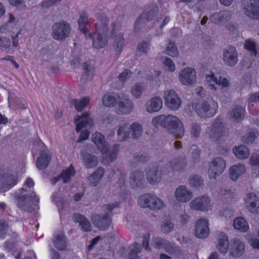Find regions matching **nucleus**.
I'll return each mask as SVG.
<instances>
[{
	"label": "nucleus",
	"mask_w": 259,
	"mask_h": 259,
	"mask_svg": "<svg viewBox=\"0 0 259 259\" xmlns=\"http://www.w3.org/2000/svg\"><path fill=\"white\" fill-rule=\"evenodd\" d=\"M97 36L93 38V46L97 49L104 48L107 45L111 28L109 27V19L104 13H95L93 18Z\"/></svg>",
	"instance_id": "f257e3e1"
},
{
	"label": "nucleus",
	"mask_w": 259,
	"mask_h": 259,
	"mask_svg": "<svg viewBox=\"0 0 259 259\" xmlns=\"http://www.w3.org/2000/svg\"><path fill=\"white\" fill-rule=\"evenodd\" d=\"M152 124L155 127L161 126L176 139H181L184 135L185 129L182 122L176 116L162 114L153 118Z\"/></svg>",
	"instance_id": "f03ea898"
},
{
	"label": "nucleus",
	"mask_w": 259,
	"mask_h": 259,
	"mask_svg": "<svg viewBox=\"0 0 259 259\" xmlns=\"http://www.w3.org/2000/svg\"><path fill=\"white\" fill-rule=\"evenodd\" d=\"M218 109V104L210 98L200 100L195 104V111L201 118L213 116Z\"/></svg>",
	"instance_id": "7ed1b4c3"
},
{
	"label": "nucleus",
	"mask_w": 259,
	"mask_h": 259,
	"mask_svg": "<svg viewBox=\"0 0 259 259\" xmlns=\"http://www.w3.org/2000/svg\"><path fill=\"white\" fill-rule=\"evenodd\" d=\"M110 36L113 38V46L115 51L119 53H121L124 45L121 21L116 20L111 23Z\"/></svg>",
	"instance_id": "20e7f679"
},
{
	"label": "nucleus",
	"mask_w": 259,
	"mask_h": 259,
	"mask_svg": "<svg viewBox=\"0 0 259 259\" xmlns=\"http://www.w3.org/2000/svg\"><path fill=\"white\" fill-rule=\"evenodd\" d=\"M39 202V198L33 191L29 194L20 193L17 196V206L24 211H32L36 208Z\"/></svg>",
	"instance_id": "39448f33"
},
{
	"label": "nucleus",
	"mask_w": 259,
	"mask_h": 259,
	"mask_svg": "<svg viewBox=\"0 0 259 259\" xmlns=\"http://www.w3.org/2000/svg\"><path fill=\"white\" fill-rule=\"evenodd\" d=\"M138 204L142 208L151 210H159L164 205L163 201L155 195L147 193L138 198Z\"/></svg>",
	"instance_id": "423d86ee"
},
{
	"label": "nucleus",
	"mask_w": 259,
	"mask_h": 259,
	"mask_svg": "<svg viewBox=\"0 0 259 259\" xmlns=\"http://www.w3.org/2000/svg\"><path fill=\"white\" fill-rule=\"evenodd\" d=\"M52 35L56 40L63 41L68 37L71 32V26L66 21L55 23L52 27Z\"/></svg>",
	"instance_id": "0eeeda50"
},
{
	"label": "nucleus",
	"mask_w": 259,
	"mask_h": 259,
	"mask_svg": "<svg viewBox=\"0 0 259 259\" xmlns=\"http://www.w3.org/2000/svg\"><path fill=\"white\" fill-rule=\"evenodd\" d=\"M241 6L246 16L253 20L259 19V0H242Z\"/></svg>",
	"instance_id": "6e6552de"
},
{
	"label": "nucleus",
	"mask_w": 259,
	"mask_h": 259,
	"mask_svg": "<svg viewBox=\"0 0 259 259\" xmlns=\"http://www.w3.org/2000/svg\"><path fill=\"white\" fill-rule=\"evenodd\" d=\"M158 13V8L155 4H151L147 7L137 18L135 22V30H138V26L145 24L147 22L152 21Z\"/></svg>",
	"instance_id": "1a4fd4ad"
},
{
	"label": "nucleus",
	"mask_w": 259,
	"mask_h": 259,
	"mask_svg": "<svg viewBox=\"0 0 259 259\" xmlns=\"http://www.w3.org/2000/svg\"><path fill=\"white\" fill-rule=\"evenodd\" d=\"M152 244L157 249L164 248L171 255H179L181 251L176 246H173L167 240L161 237H154L152 240Z\"/></svg>",
	"instance_id": "9d476101"
},
{
	"label": "nucleus",
	"mask_w": 259,
	"mask_h": 259,
	"mask_svg": "<svg viewBox=\"0 0 259 259\" xmlns=\"http://www.w3.org/2000/svg\"><path fill=\"white\" fill-rule=\"evenodd\" d=\"M227 133V128L225 127L223 119L220 118H216L211 125L209 134V137L212 140L217 141Z\"/></svg>",
	"instance_id": "9b49d317"
},
{
	"label": "nucleus",
	"mask_w": 259,
	"mask_h": 259,
	"mask_svg": "<svg viewBox=\"0 0 259 259\" xmlns=\"http://www.w3.org/2000/svg\"><path fill=\"white\" fill-rule=\"evenodd\" d=\"M226 161L223 158L217 157L210 163L208 169L209 176L210 179H215L220 175L226 168Z\"/></svg>",
	"instance_id": "f8f14e48"
},
{
	"label": "nucleus",
	"mask_w": 259,
	"mask_h": 259,
	"mask_svg": "<svg viewBox=\"0 0 259 259\" xmlns=\"http://www.w3.org/2000/svg\"><path fill=\"white\" fill-rule=\"evenodd\" d=\"M164 99L165 105L171 110H178L181 105L180 98L176 92L173 90L165 91Z\"/></svg>",
	"instance_id": "ddd939ff"
},
{
	"label": "nucleus",
	"mask_w": 259,
	"mask_h": 259,
	"mask_svg": "<svg viewBox=\"0 0 259 259\" xmlns=\"http://www.w3.org/2000/svg\"><path fill=\"white\" fill-rule=\"evenodd\" d=\"M94 226L102 231H106L111 224V219L108 213L104 214H95L92 216Z\"/></svg>",
	"instance_id": "4468645a"
},
{
	"label": "nucleus",
	"mask_w": 259,
	"mask_h": 259,
	"mask_svg": "<svg viewBox=\"0 0 259 259\" xmlns=\"http://www.w3.org/2000/svg\"><path fill=\"white\" fill-rule=\"evenodd\" d=\"M129 182L133 189L143 188L146 184L144 172L140 170H134L130 175Z\"/></svg>",
	"instance_id": "2eb2a0df"
},
{
	"label": "nucleus",
	"mask_w": 259,
	"mask_h": 259,
	"mask_svg": "<svg viewBox=\"0 0 259 259\" xmlns=\"http://www.w3.org/2000/svg\"><path fill=\"white\" fill-rule=\"evenodd\" d=\"M191 208L201 211H207L211 208L210 199L206 196L195 198L190 203Z\"/></svg>",
	"instance_id": "dca6fc26"
},
{
	"label": "nucleus",
	"mask_w": 259,
	"mask_h": 259,
	"mask_svg": "<svg viewBox=\"0 0 259 259\" xmlns=\"http://www.w3.org/2000/svg\"><path fill=\"white\" fill-rule=\"evenodd\" d=\"M223 61L227 65L233 67L238 62V53L236 48L232 46H228L223 51Z\"/></svg>",
	"instance_id": "f3484780"
},
{
	"label": "nucleus",
	"mask_w": 259,
	"mask_h": 259,
	"mask_svg": "<svg viewBox=\"0 0 259 259\" xmlns=\"http://www.w3.org/2000/svg\"><path fill=\"white\" fill-rule=\"evenodd\" d=\"M16 183V179L13 175L5 169L0 168V188L9 190L13 187Z\"/></svg>",
	"instance_id": "a211bd4d"
},
{
	"label": "nucleus",
	"mask_w": 259,
	"mask_h": 259,
	"mask_svg": "<svg viewBox=\"0 0 259 259\" xmlns=\"http://www.w3.org/2000/svg\"><path fill=\"white\" fill-rule=\"evenodd\" d=\"M162 178V168L158 165L150 167L146 172L147 182L152 185H155L161 181Z\"/></svg>",
	"instance_id": "6ab92c4d"
},
{
	"label": "nucleus",
	"mask_w": 259,
	"mask_h": 259,
	"mask_svg": "<svg viewBox=\"0 0 259 259\" xmlns=\"http://www.w3.org/2000/svg\"><path fill=\"white\" fill-rule=\"evenodd\" d=\"M89 114V112H84L81 115H77L75 118L74 121L76 124V131L77 132H79L83 127H91L93 126V119Z\"/></svg>",
	"instance_id": "aec40b11"
},
{
	"label": "nucleus",
	"mask_w": 259,
	"mask_h": 259,
	"mask_svg": "<svg viewBox=\"0 0 259 259\" xmlns=\"http://www.w3.org/2000/svg\"><path fill=\"white\" fill-rule=\"evenodd\" d=\"M179 79L183 84H192L196 81V72L192 68H186L182 70L179 74Z\"/></svg>",
	"instance_id": "412c9836"
},
{
	"label": "nucleus",
	"mask_w": 259,
	"mask_h": 259,
	"mask_svg": "<svg viewBox=\"0 0 259 259\" xmlns=\"http://www.w3.org/2000/svg\"><path fill=\"white\" fill-rule=\"evenodd\" d=\"M231 18V13L228 10H223L214 13L210 16V21L217 25L227 23Z\"/></svg>",
	"instance_id": "4be33fe9"
},
{
	"label": "nucleus",
	"mask_w": 259,
	"mask_h": 259,
	"mask_svg": "<svg viewBox=\"0 0 259 259\" xmlns=\"http://www.w3.org/2000/svg\"><path fill=\"white\" fill-rule=\"evenodd\" d=\"M118 110L122 114H128L133 109V102L125 96L118 95L117 96V103Z\"/></svg>",
	"instance_id": "5701e85b"
},
{
	"label": "nucleus",
	"mask_w": 259,
	"mask_h": 259,
	"mask_svg": "<svg viewBox=\"0 0 259 259\" xmlns=\"http://www.w3.org/2000/svg\"><path fill=\"white\" fill-rule=\"evenodd\" d=\"M209 233L208 222L206 219H200L197 221L195 225V235L199 238H206Z\"/></svg>",
	"instance_id": "b1692460"
},
{
	"label": "nucleus",
	"mask_w": 259,
	"mask_h": 259,
	"mask_svg": "<svg viewBox=\"0 0 259 259\" xmlns=\"http://www.w3.org/2000/svg\"><path fill=\"white\" fill-rule=\"evenodd\" d=\"M175 196L178 202L185 203L191 199L193 197V194L185 186L181 185L176 188Z\"/></svg>",
	"instance_id": "393cba45"
},
{
	"label": "nucleus",
	"mask_w": 259,
	"mask_h": 259,
	"mask_svg": "<svg viewBox=\"0 0 259 259\" xmlns=\"http://www.w3.org/2000/svg\"><path fill=\"white\" fill-rule=\"evenodd\" d=\"M244 251V243L239 239H233L230 249L229 255L233 257H239L243 254Z\"/></svg>",
	"instance_id": "a878e982"
},
{
	"label": "nucleus",
	"mask_w": 259,
	"mask_h": 259,
	"mask_svg": "<svg viewBox=\"0 0 259 259\" xmlns=\"http://www.w3.org/2000/svg\"><path fill=\"white\" fill-rule=\"evenodd\" d=\"M247 209L251 213H259V198L253 193L248 194L245 198Z\"/></svg>",
	"instance_id": "bb28decb"
},
{
	"label": "nucleus",
	"mask_w": 259,
	"mask_h": 259,
	"mask_svg": "<svg viewBox=\"0 0 259 259\" xmlns=\"http://www.w3.org/2000/svg\"><path fill=\"white\" fill-rule=\"evenodd\" d=\"M187 165V160L183 157L174 158L168 163L172 171L178 173L182 172L185 170Z\"/></svg>",
	"instance_id": "cd10ccee"
},
{
	"label": "nucleus",
	"mask_w": 259,
	"mask_h": 259,
	"mask_svg": "<svg viewBox=\"0 0 259 259\" xmlns=\"http://www.w3.org/2000/svg\"><path fill=\"white\" fill-rule=\"evenodd\" d=\"M92 140L102 153H106L108 151V144L105 141L104 136L101 133L96 132L92 136Z\"/></svg>",
	"instance_id": "c85d7f7f"
},
{
	"label": "nucleus",
	"mask_w": 259,
	"mask_h": 259,
	"mask_svg": "<svg viewBox=\"0 0 259 259\" xmlns=\"http://www.w3.org/2000/svg\"><path fill=\"white\" fill-rule=\"evenodd\" d=\"M52 159V155L48 150H41L40 152V155L37 158L36 161V166L40 170L45 169Z\"/></svg>",
	"instance_id": "c756f323"
},
{
	"label": "nucleus",
	"mask_w": 259,
	"mask_h": 259,
	"mask_svg": "<svg viewBox=\"0 0 259 259\" xmlns=\"http://www.w3.org/2000/svg\"><path fill=\"white\" fill-rule=\"evenodd\" d=\"M17 108L19 109V122L22 121L21 124H25L29 121V117L30 113L29 109L27 108V104L25 101L20 100L17 104Z\"/></svg>",
	"instance_id": "7c9ffc66"
},
{
	"label": "nucleus",
	"mask_w": 259,
	"mask_h": 259,
	"mask_svg": "<svg viewBox=\"0 0 259 259\" xmlns=\"http://www.w3.org/2000/svg\"><path fill=\"white\" fill-rule=\"evenodd\" d=\"M145 106L146 111L149 113L158 112L162 107V100L159 97H155L148 101Z\"/></svg>",
	"instance_id": "2f4dec72"
},
{
	"label": "nucleus",
	"mask_w": 259,
	"mask_h": 259,
	"mask_svg": "<svg viewBox=\"0 0 259 259\" xmlns=\"http://www.w3.org/2000/svg\"><path fill=\"white\" fill-rule=\"evenodd\" d=\"M80 156L85 166L87 168H91L97 165L98 160L97 156L91 155L84 150L81 151Z\"/></svg>",
	"instance_id": "473e14b6"
},
{
	"label": "nucleus",
	"mask_w": 259,
	"mask_h": 259,
	"mask_svg": "<svg viewBox=\"0 0 259 259\" xmlns=\"http://www.w3.org/2000/svg\"><path fill=\"white\" fill-rule=\"evenodd\" d=\"M245 112V110L243 107L237 105L229 112L228 114L231 118L234 121L239 122L244 118Z\"/></svg>",
	"instance_id": "72a5a7b5"
},
{
	"label": "nucleus",
	"mask_w": 259,
	"mask_h": 259,
	"mask_svg": "<svg viewBox=\"0 0 259 259\" xmlns=\"http://www.w3.org/2000/svg\"><path fill=\"white\" fill-rule=\"evenodd\" d=\"M73 219L76 223L79 224L84 232H90L92 230V225L90 221L84 216L79 213H75L73 215Z\"/></svg>",
	"instance_id": "f704fd0d"
},
{
	"label": "nucleus",
	"mask_w": 259,
	"mask_h": 259,
	"mask_svg": "<svg viewBox=\"0 0 259 259\" xmlns=\"http://www.w3.org/2000/svg\"><path fill=\"white\" fill-rule=\"evenodd\" d=\"M218 243L217 245L218 249L223 254H226L229 247V240L227 235L224 233H221L218 238Z\"/></svg>",
	"instance_id": "c9c22d12"
},
{
	"label": "nucleus",
	"mask_w": 259,
	"mask_h": 259,
	"mask_svg": "<svg viewBox=\"0 0 259 259\" xmlns=\"http://www.w3.org/2000/svg\"><path fill=\"white\" fill-rule=\"evenodd\" d=\"M54 246L59 250H65L66 247V242L65 237L63 233L61 232H56L54 235L53 239Z\"/></svg>",
	"instance_id": "e433bc0d"
},
{
	"label": "nucleus",
	"mask_w": 259,
	"mask_h": 259,
	"mask_svg": "<svg viewBox=\"0 0 259 259\" xmlns=\"http://www.w3.org/2000/svg\"><path fill=\"white\" fill-rule=\"evenodd\" d=\"M90 99L89 97H85L81 100L76 99H70L69 103L71 106H73L78 111H81L89 104Z\"/></svg>",
	"instance_id": "4c0bfd02"
},
{
	"label": "nucleus",
	"mask_w": 259,
	"mask_h": 259,
	"mask_svg": "<svg viewBox=\"0 0 259 259\" xmlns=\"http://www.w3.org/2000/svg\"><path fill=\"white\" fill-rule=\"evenodd\" d=\"M245 171V167L242 164H237L233 165L230 169V179L235 181L238 178L243 175Z\"/></svg>",
	"instance_id": "58836bf2"
},
{
	"label": "nucleus",
	"mask_w": 259,
	"mask_h": 259,
	"mask_svg": "<svg viewBox=\"0 0 259 259\" xmlns=\"http://www.w3.org/2000/svg\"><path fill=\"white\" fill-rule=\"evenodd\" d=\"M89 23L88 16L85 13H82L78 20V24L79 30L85 35H89L91 38H93L92 34L90 33L89 29L86 25Z\"/></svg>",
	"instance_id": "ea45409f"
},
{
	"label": "nucleus",
	"mask_w": 259,
	"mask_h": 259,
	"mask_svg": "<svg viewBox=\"0 0 259 259\" xmlns=\"http://www.w3.org/2000/svg\"><path fill=\"white\" fill-rule=\"evenodd\" d=\"M104 175L103 168L99 167L93 174L89 177L88 180L91 186H96Z\"/></svg>",
	"instance_id": "a19ab883"
},
{
	"label": "nucleus",
	"mask_w": 259,
	"mask_h": 259,
	"mask_svg": "<svg viewBox=\"0 0 259 259\" xmlns=\"http://www.w3.org/2000/svg\"><path fill=\"white\" fill-rule=\"evenodd\" d=\"M206 80L208 81H212L215 82L216 84L219 87H222L223 89L224 88H226L229 86V81L226 78H223L220 76L219 78L217 77H215L213 74L207 75L205 77Z\"/></svg>",
	"instance_id": "79ce46f5"
},
{
	"label": "nucleus",
	"mask_w": 259,
	"mask_h": 259,
	"mask_svg": "<svg viewBox=\"0 0 259 259\" xmlns=\"http://www.w3.org/2000/svg\"><path fill=\"white\" fill-rule=\"evenodd\" d=\"M189 179L190 185L196 189L202 188L204 186L203 179L198 175H192Z\"/></svg>",
	"instance_id": "37998d69"
},
{
	"label": "nucleus",
	"mask_w": 259,
	"mask_h": 259,
	"mask_svg": "<svg viewBox=\"0 0 259 259\" xmlns=\"http://www.w3.org/2000/svg\"><path fill=\"white\" fill-rule=\"evenodd\" d=\"M164 53L171 57H178L179 56V52L176 44L175 42L169 40L167 46L164 51Z\"/></svg>",
	"instance_id": "c03bdc74"
},
{
	"label": "nucleus",
	"mask_w": 259,
	"mask_h": 259,
	"mask_svg": "<svg viewBox=\"0 0 259 259\" xmlns=\"http://www.w3.org/2000/svg\"><path fill=\"white\" fill-rule=\"evenodd\" d=\"M233 226L236 230L241 232H245L248 230V226L243 218H238L234 220Z\"/></svg>",
	"instance_id": "a18cd8bd"
},
{
	"label": "nucleus",
	"mask_w": 259,
	"mask_h": 259,
	"mask_svg": "<svg viewBox=\"0 0 259 259\" xmlns=\"http://www.w3.org/2000/svg\"><path fill=\"white\" fill-rule=\"evenodd\" d=\"M234 154L239 159H245L249 155L248 148L245 146H239L233 150Z\"/></svg>",
	"instance_id": "49530a36"
},
{
	"label": "nucleus",
	"mask_w": 259,
	"mask_h": 259,
	"mask_svg": "<svg viewBox=\"0 0 259 259\" xmlns=\"http://www.w3.org/2000/svg\"><path fill=\"white\" fill-rule=\"evenodd\" d=\"M145 85L140 82L135 84L132 88V94L135 98L138 99L141 97L143 92L145 90Z\"/></svg>",
	"instance_id": "de8ad7c7"
},
{
	"label": "nucleus",
	"mask_w": 259,
	"mask_h": 259,
	"mask_svg": "<svg viewBox=\"0 0 259 259\" xmlns=\"http://www.w3.org/2000/svg\"><path fill=\"white\" fill-rule=\"evenodd\" d=\"M129 131L132 132V137L133 139H137L141 136L143 133V130L141 126L137 122L133 123L131 125V128Z\"/></svg>",
	"instance_id": "09e8293b"
},
{
	"label": "nucleus",
	"mask_w": 259,
	"mask_h": 259,
	"mask_svg": "<svg viewBox=\"0 0 259 259\" xmlns=\"http://www.w3.org/2000/svg\"><path fill=\"white\" fill-rule=\"evenodd\" d=\"M82 68L84 73L82 76V78L85 80L92 79L93 73V67L88 62H84L82 65Z\"/></svg>",
	"instance_id": "8fccbe9b"
},
{
	"label": "nucleus",
	"mask_w": 259,
	"mask_h": 259,
	"mask_svg": "<svg viewBox=\"0 0 259 259\" xmlns=\"http://www.w3.org/2000/svg\"><path fill=\"white\" fill-rule=\"evenodd\" d=\"M126 130V126L124 125H120L117 131V135L118 140L120 141H125L130 137V132Z\"/></svg>",
	"instance_id": "3c124183"
},
{
	"label": "nucleus",
	"mask_w": 259,
	"mask_h": 259,
	"mask_svg": "<svg viewBox=\"0 0 259 259\" xmlns=\"http://www.w3.org/2000/svg\"><path fill=\"white\" fill-rule=\"evenodd\" d=\"M150 155L144 151H140L135 153L134 159L139 163H145L150 159Z\"/></svg>",
	"instance_id": "603ef678"
},
{
	"label": "nucleus",
	"mask_w": 259,
	"mask_h": 259,
	"mask_svg": "<svg viewBox=\"0 0 259 259\" xmlns=\"http://www.w3.org/2000/svg\"><path fill=\"white\" fill-rule=\"evenodd\" d=\"M75 172L72 166H70L61 174V178L64 183H69L70 181L71 177L74 176Z\"/></svg>",
	"instance_id": "864d4df0"
},
{
	"label": "nucleus",
	"mask_w": 259,
	"mask_h": 259,
	"mask_svg": "<svg viewBox=\"0 0 259 259\" xmlns=\"http://www.w3.org/2000/svg\"><path fill=\"white\" fill-rule=\"evenodd\" d=\"M102 102L106 107L114 106L117 103V97L115 98L111 95H105L102 99Z\"/></svg>",
	"instance_id": "5fc2aeb1"
},
{
	"label": "nucleus",
	"mask_w": 259,
	"mask_h": 259,
	"mask_svg": "<svg viewBox=\"0 0 259 259\" xmlns=\"http://www.w3.org/2000/svg\"><path fill=\"white\" fill-rule=\"evenodd\" d=\"M257 136L258 133L256 131L249 132L243 137L242 141L246 144L252 143L254 141Z\"/></svg>",
	"instance_id": "6e6d98bb"
},
{
	"label": "nucleus",
	"mask_w": 259,
	"mask_h": 259,
	"mask_svg": "<svg viewBox=\"0 0 259 259\" xmlns=\"http://www.w3.org/2000/svg\"><path fill=\"white\" fill-rule=\"evenodd\" d=\"M161 228L163 233H168L173 231L174 225L170 220L166 219L163 222Z\"/></svg>",
	"instance_id": "4d7b16f0"
},
{
	"label": "nucleus",
	"mask_w": 259,
	"mask_h": 259,
	"mask_svg": "<svg viewBox=\"0 0 259 259\" xmlns=\"http://www.w3.org/2000/svg\"><path fill=\"white\" fill-rule=\"evenodd\" d=\"M201 128L199 123L193 121L191 124V134L194 138L199 136L201 133Z\"/></svg>",
	"instance_id": "13d9d810"
},
{
	"label": "nucleus",
	"mask_w": 259,
	"mask_h": 259,
	"mask_svg": "<svg viewBox=\"0 0 259 259\" xmlns=\"http://www.w3.org/2000/svg\"><path fill=\"white\" fill-rule=\"evenodd\" d=\"M244 48L250 52L251 55L256 56L257 52L256 49V44L254 41L249 40H245Z\"/></svg>",
	"instance_id": "bf43d9fd"
},
{
	"label": "nucleus",
	"mask_w": 259,
	"mask_h": 259,
	"mask_svg": "<svg viewBox=\"0 0 259 259\" xmlns=\"http://www.w3.org/2000/svg\"><path fill=\"white\" fill-rule=\"evenodd\" d=\"M34 185L33 180L30 178H28L24 182L23 187L20 190V193H26L28 192L27 188H31Z\"/></svg>",
	"instance_id": "052dcab7"
},
{
	"label": "nucleus",
	"mask_w": 259,
	"mask_h": 259,
	"mask_svg": "<svg viewBox=\"0 0 259 259\" xmlns=\"http://www.w3.org/2000/svg\"><path fill=\"white\" fill-rule=\"evenodd\" d=\"M8 223L3 220H0V238L4 239L8 232Z\"/></svg>",
	"instance_id": "680f3d73"
},
{
	"label": "nucleus",
	"mask_w": 259,
	"mask_h": 259,
	"mask_svg": "<svg viewBox=\"0 0 259 259\" xmlns=\"http://www.w3.org/2000/svg\"><path fill=\"white\" fill-rule=\"evenodd\" d=\"M192 150L191 158L194 162H197L200 159V150L197 148L196 145H192L191 147Z\"/></svg>",
	"instance_id": "e2e57ef3"
},
{
	"label": "nucleus",
	"mask_w": 259,
	"mask_h": 259,
	"mask_svg": "<svg viewBox=\"0 0 259 259\" xmlns=\"http://www.w3.org/2000/svg\"><path fill=\"white\" fill-rule=\"evenodd\" d=\"M135 248L133 249L129 253L128 259H139L138 253L140 252V245L137 243L134 244Z\"/></svg>",
	"instance_id": "0e129e2a"
},
{
	"label": "nucleus",
	"mask_w": 259,
	"mask_h": 259,
	"mask_svg": "<svg viewBox=\"0 0 259 259\" xmlns=\"http://www.w3.org/2000/svg\"><path fill=\"white\" fill-rule=\"evenodd\" d=\"M119 150V145L115 144L109 153V158L111 161L115 160L117 156Z\"/></svg>",
	"instance_id": "69168bd1"
},
{
	"label": "nucleus",
	"mask_w": 259,
	"mask_h": 259,
	"mask_svg": "<svg viewBox=\"0 0 259 259\" xmlns=\"http://www.w3.org/2000/svg\"><path fill=\"white\" fill-rule=\"evenodd\" d=\"M149 46L150 44L149 42L143 41L138 45L137 50L140 52L146 54L148 50L149 49Z\"/></svg>",
	"instance_id": "338daca9"
},
{
	"label": "nucleus",
	"mask_w": 259,
	"mask_h": 259,
	"mask_svg": "<svg viewBox=\"0 0 259 259\" xmlns=\"http://www.w3.org/2000/svg\"><path fill=\"white\" fill-rule=\"evenodd\" d=\"M52 47L51 45H48L43 47L40 51V55L43 57H48L52 54Z\"/></svg>",
	"instance_id": "774afa93"
}]
</instances>
